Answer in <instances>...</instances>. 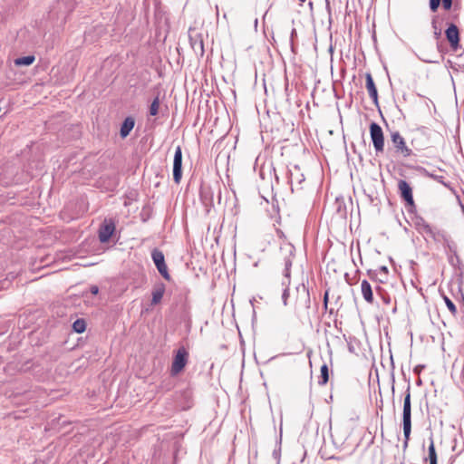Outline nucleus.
<instances>
[{"label":"nucleus","mask_w":464,"mask_h":464,"mask_svg":"<svg viewBox=\"0 0 464 464\" xmlns=\"http://www.w3.org/2000/svg\"><path fill=\"white\" fill-rule=\"evenodd\" d=\"M280 254L284 259L285 269H284V276L285 279L282 282V285L285 287L282 295V300L284 305L287 304V299L289 297V289L288 285L290 284V269L292 266V261L295 255V246L289 242H284L280 246Z\"/></svg>","instance_id":"1"},{"label":"nucleus","mask_w":464,"mask_h":464,"mask_svg":"<svg viewBox=\"0 0 464 464\" xmlns=\"http://www.w3.org/2000/svg\"><path fill=\"white\" fill-rule=\"evenodd\" d=\"M188 361V352L185 347H179L175 353V356L173 358L171 368H170V374L172 376L178 375L179 372H181L185 366L187 365Z\"/></svg>","instance_id":"2"},{"label":"nucleus","mask_w":464,"mask_h":464,"mask_svg":"<svg viewBox=\"0 0 464 464\" xmlns=\"http://www.w3.org/2000/svg\"><path fill=\"white\" fill-rule=\"evenodd\" d=\"M370 135L376 153L382 152L384 149V136L381 126L376 122L370 124Z\"/></svg>","instance_id":"3"},{"label":"nucleus","mask_w":464,"mask_h":464,"mask_svg":"<svg viewBox=\"0 0 464 464\" xmlns=\"http://www.w3.org/2000/svg\"><path fill=\"white\" fill-rule=\"evenodd\" d=\"M410 389V386H408L403 401L402 411V426L403 431L406 433V435H408V432L411 430V404Z\"/></svg>","instance_id":"4"},{"label":"nucleus","mask_w":464,"mask_h":464,"mask_svg":"<svg viewBox=\"0 0 464 464\" xmlns=\"http://www.w3.org/2000/svg\"><path fill=\"white\" fill-rule=\"evenodd\" d=\"M391 140L397 153L401 154L404 158L410 157L412 154V150L406 145L404 138L399 131L392 132Z\"/></svg>","instance_id":"5"},{"label":"nucleus","mask_w":464,"mask_h":464,"mask_svg":"<svg viewBox=\"0 0 464 464\" xmlns=\"http://www.w3.org/2000/svg\"><path fill=\"white\" fill-rule=\"evenodd\" d=\"M151 257L160 274L166 280H170V276L168 272V267L165 264L163 253L158 249H154L151 253Z\"/></svg>","instance_id":"6"},{"label":"nucleus","mask_w":464,"mask_h":464,"mask_svg":"<svg viewBox=\"0 0 464 464\" xmlns=\"http://www.w3.org/2000/svg\"><path fill=\"white\" fill-rule=\"evenodd\" d=\"M182 177V150L180 146L176 147L173 160V179L179 184Z\"/></svg>","instance_id":"7"},{"label":"nucleus","mask_w":464,"mask_h":464,"mask_svg":"<svg viewBox=\"0 0 464 464\" xmlns=\"http://www.w3.org/2000/svg\"><path fill=\"white\" fill-rule=\"evenodd\" d=\"M115 231V222L112 219H105L99 229V239L102 243L109 241Z\"/></svg>","instance_id":"8"},{"label":"nucleus","mask_w":464,"mask_h":464,"mask_svg":"<svg viewBox=\"0 0 464 464\" xmlns=\"http://www.w3.org/2000/svg\"><path fill=\"white\" fill-rule=\"evenodd\" d=\"M446 38L449 41L450 47L453 51L458 50L459 47V33L457 25L450 24L445 31Z\"/></svg>","instance_id":"9"},{"label":"nucleus","mask_w":464,"mask_h":464,"mask_svg":"<svg viewBox=\"0 0 464 464\" xmlns=\"http://www.w3.org/2000/svg\"><path fill=\"white\" fill-rule=\"evenodd\" d=\"M299 296L296 300V305L298 307H304L309 309L311 305L310 295L308 289L304 284L296 287Z\"/></svg>","instance_id":"10"},{"label":"nucleus","mask_w":464,"mask_h":464,"mask_svg":"<svg viewBox=\"0 0 464 464\" xmlns=\"http://www.w3.org/2000/svg\"><path fill=\"white\" fill-rule=\"evenodd\" d=\"M398 188L401 192V198L409 204L411 207H414L412 189L410 184L403 179L399 180Z\"/></svg>","instance_id":"11"},{"label":"nucleus","mask_w":464,"mask_h":464,"mask_svg":"<svg viewBox=\"0 0 464 464\" xmlns=\"http://www.w3.org/2000/svg\"><path fill=\"white\" fill-rule=\"evenodd\" d=\"M189 41L190 45L194 52L197 54L203 55L204 53V44H203V39L200 34L197 33L196 31H189Z\"/></svg>","instance_id":"12"},{"label":"nucleus","mask_w":464,"mask_h":464,"mask_svg":"<svg viewBox=\"0 0 464 464\" xmlns=\"http://www.w3.org/2000/svg\"><path fill=\"white\" fill-rule=\"evenodd\" d=\"M135 126V119L132 116H128L125 118L123 122L121 123L120 130V136L121 139H125L129 136L130 131Z\"/></svg>","instance_id":"13"},{"label":"nucleus","mask_w":464,"mask_h":464,"mask_svg":"<svg viewBox=\"0 0 464 464\" xmlns=\"http://www.w3.org/2000/svg\"><path fill=\"white\" fill-rule=\"evenodd\" d=\"M366 89L375 105H378V92L371 73L366 74Z\"/></svg>","instance_id":"14"},{"label":"nucleus","mask_w":464,"mask_h":464,"mask_svg":"<svg viewBox=\"0 0 464 464\" xmlns=\"http://www.w3.org/2000/svg\"><path fill=\"white\" fill-rule=\"evenodd\" d=\"M165 293V285L163 283H160L154 285L152 290V299H151V304L155 305L159 304Z\"/></svg>","instance_id":"15"},{"label":"nucleus","mask_w":464,"mask_h":464,"mask_svg":"<svg viewBox=\"0 0 464 464\" xmlns=\"http://www.w3.org/2000/svg\"><path fill=\"white\" fill-rule=\"evenodd\" d=\"M361 291H362V295L364 300L369 304H372L373 294H372V286L367 280L362 281Z\"/></svg>","instance_id":"16"},{"label":"nucleus","mask_w":464,"mask_h":464,"mask_svg":"<svg viewBox=\"0 0 464 464\" xmlns=\"http://www.w3.org/2000/svg\"><path fill=\"white\" fill-rule=\"evenodd\" d=\"M425 460H429L430 464H437L438 457L435 450L434 440L432 437L430 438V445L428 448V457Z\"/></svg>","instance_id":"17"},{"label":"nucleus","mask_w":464,"mask_h":464,"mask_svg":"<svg viewBox=\"0 0 464 464\" xmlns=\"http://www.w3.org/2000/svg\"><path fill=\"white\" fill-rule=\"evenodd\" d=\"M35 61L34 55H27L23 57H18L14 59V63L16 66H29Z\"/></svg>","instance_id":"18"},{"label":"nucleus","mask_w":464,"mask_h":464,"mask_svg":"<svg viewBox=\"0 0 464 464\" xmlns=\"http://www.w3.org/2000/svg\"><path fill=\"white\" fill-rule=\"evenodd\" d=\"M428 237H430L435 242L448 241V238L444 232L440 231L434 227L432 228Z\"/></svg>","instance_id":"19"},{"label":"nucleus","mask_w":464,"mask_h":464,"mask_svg":"<svg viewBox=\"0 0 464 464\" xmlns=\"http://www.w3.org/2000/svg\"><path fill=\"white\" fill-rule=\"evenodd\" d=\"M320 373V380L318 381V383L320 385H324L329 380L328 366L325 363L321 366Z\"/></svg>","instance_id":"20"},{"label":"nucleus","mask_w":464,"mask_h":464,"mask_svg":"<svg viewBox=\"0 0 464 464\" xmlns=\"http://www.w3.org/2000/svg\"><path fill=\"white\" fill-rule=\"evenodd\" d=\"M72 329L74 332L78 334H82L86 329V323L83 319H77L72 324Z\"/></svg>","instance_id":"21"},{"label":"nucleus","mask_w":464,"mask_h":464,"mask_svg":"<svg viewBox=\"0 0 464 464\" xmlns=\"http://www.w3.org/2000/svg\"><path fill=\"white\" fill-rule=\"evenodd\" d=\"M160 108V100L159 97H156L150 106V114L151 116H156L159 112Z\"/></svg>","instance_id":"22"},{"label":"nucleus","mask_w":464,"mask_h":464,"mask_svg":"<svg viewBox=\"0 0 464 464\" xmlns=\"http://www.w3.org/2000/svg\"><path fill=\"white\" fill-rule=\"evenodd\" d=\"M443 300L451 314L455 315L457 314V307L454 303L447 295H443Z\"/></svg>","instance_id":"23"},{"label":"nucleus","mask_w":464,"mask_h":464,"mask_svg":"<svg viewBox=\"0 0 464 464\" xmlns=\"http://www.w3.org/2000/svg\"><path fill=\"white\" fill-rule=\"evenodd\" d=\"M426 223L427 222L424 220V218L420 216H415L412 218V225L417 230L423 227Z\"/></svg>","instance_id":"24"},{"label":"nucleus","mask_w":464,"mask_h":464,"mask_svg":"<svg viewBox=\"0 0 464 464\" xmlns=\"http://www.w3.org/2000/svg\"><path fill=\"white\" fill-rule=\"evenodd\" d=\"M431 26L434 30V36L436 39H439L441 35V30L438 25L437 17H434L431 21Z\"/></svg>","instance_id":"25"},{"label":"nucleus","mask_w":464,"mask_h":464,"mask_svg":"<svg viewBox=\"0 0 464 464\" xmlns=\"http://www.w3.org/2000/svg\"><path fill=\"white\" fill-rule=\"evenodd\" d=\"M432 227L426 223L424 224L423 227H420V229H418V232L420 233L421 235L424 236V238L427 240V237L429 236V234L430 233V231L432 230Z\"/></svg>","instance_id":"26"},{"label":"nucleus","mask_w":464,"mask_h":464,"mask_svg":"<svg viewBox=\"0 0 464 464\" xmlns=\"http://www.w3.org/2000/svg\"><path fill=\"white\" fill-rule=\"evenodd\" d=\"M428 176L430 178H431L432 179L436 180L437 182H440V184H442L443 186L445 187H449L450 185L444 180V177L441 176V175H436V174H431V173H428Z\"/></svg>","instance_id":"27"},{"label":"nucleus","mask_w":464,"mask_h":464,"mask_svg":"<svg viewBox=\"0 0 464 464\" xmlns=\"http://www.w3.org/2000/svg\"><path fill=\"white\" fill-rule=\"evenodd\" d=\"M296 35H297L296 30L295 28H293L290 33V47H291V50L293 53H295L294 39L296 37Z\"/></svg>","instance_id":"28"},{"label":"nucleus","mask_w":464,"mask_h":464,"mask_svg":"<svg viewBox=\"0 0 464 464\" xmlns=\"http://www.w3.org/2000/svg\"><path fill=\"white\" fill-rule=\"evenodd\" d=\"M441 0H430V8L432 12H436L440 5Z\"/></svg>","instance_id":"29"},{"label":"nucleus","mask_w":464,"mask_h":464,"mask_svg":"<svg viewBox=\"0 0 464 464\" xmlns=\"http://www.w3.org/2000/svg\"><path fill=\"white\" fill-rule=\"evenodd\" d=\"M441 3L445 10H450L452 6V0H441Z\"/></svg>","instance_id":"30"},{"label":"nucleus","mask_w":464,"mask_h":464,"mask_svg":"<svg viewBox=\"0 0 464 464\" xmlns=\"http://www.w3.org/2000/svg\"><path fill=\"white\" fill-rule=\"evenodd\" d=\"M411 432V430H410V431L408 432V435H406V433L403 431V435H404L403 449H404V450L408 447V443H409V440H410Z\"/></svg>","instance_id":"31"},{"label":"nucleus","mask_w":464,"mask_h":464,"mask_svg":"<svg viewBox=\"0 0 464 464\" xmlns=\"http://www.w3.org/2000/svg\"><path fill=\"white\" fill-rule=\"evenodd\" d=\"M416 131L421 135H426L428 133V128L420 126L416 129Z\"/></svg>","instance_id":"32"},{"label":"nucleus","mask_w":464,"mask_h":464,"mask_svg":"<svg viewBox=\"0 0 464 464\" xmlns=\"http://www.w3.org/2000/svg\"><path fill=\"white\" fill-rule=\"evenodd\" d=\"M328 295H329L328 291H325V293L324 295V305L325 309L327 308V304H328Z\"/></svg>","instance_id":"33"},{"label":"nucleus","mask_w":464,"mask_h":464,"mask_svg":"<svg viewBox=\"0 0 464 464\" xmlns=\"http://www.w3.org/2000/svg\"><path fill=\"white\" fill-rule=\"evenodd\" d=\"M90 291L92 295H97L99 292V288L97 285H92Z\"/></svg>","instance_id":"34"},{"label":"nucleus","mask_w":464,"mask_h":464,"mask_svg":"<svg viewBox=\"0 0 464 464\" xmlns=\"http://www.w3.org/2000/svg\"><path fill=\"white\" fill-rule=\"evenodd\" d=\"M297 176L298 177H296L295 180H296V182L301 183L304 180V175L303 174H299Z\"/></svg>","instance_id":"35"},{"label":"nucleus","mask_w":464,"mask_h":464,"mask_svg":"<svg viewBox=\"0 0 464 464\" xmlns=\"http://www.w3.org/2000/svg\"><path fill=\"white\" fill-rule=\"evenodd\" d=\"M380 271L382 272L385 275L388 274V268L386 266H384L380 267Z\"/></svg>","instance_id":"36"},{"label":"nucleus","mask_w":464,"mask_h":464,"mask_svg":"<svg viewBox=\"0 0 464 464\" xmlns=\"http://www.w3.org/2000/svg\"><path fill=\"white\" fill-rule=\"evenodd\" d=\"M289 179H290V182L293 183L294 179H295V177H294V173H293L292 170H290V177H289Z\"/></svg>","instance_id":"37"},{"label":"nucleus","mask_w":464,"mask_h":464,"mask_svg":"<svg viewBox=\"0 0 464 464\" xmlns=\"http://www.w3.org/2000/svg\"><path fill=\"white\" fill-rule=\"evenodd\" d=\"M277 234L279 236V237H284V233L281 231V230H277Z\"/></svg>","instance_id":"38"},{"label":"nucleus","mask_w":464,"mask_h":464,"mask_svg":"<svg viewBox=\"0 0 464 464\" xmlns=\"http://www.w3.org/2000/svg\"><path fill=\"white\" fill-rule=\"evenodd\" d=\"M295 170L298 172L299 171V168L297 166H295Z\"/></svg>","instance_id":"39"},{"label":"nucleus","mask_w":464,"mask_h":464,"mask_svg":"<svg viewBox=\"0 0 464 464\" xmlns=\"http://www.w3.org/2000/svg\"><path fill=\"white\" fill-rule=\"evenodd\" d=\"M301 3H304L306 0H299Z\"/></svg>","instance_id":"40"},{"label":"nucleus","mask_w":464,"mask_h":464,"mask_svg":"<svg viewBox=\"0 0 464 464\" xmlns=\"http://www.w3.org/2000/svg\"><path fill=\"white\" fill-rule=\"evenodd\" d=\"M463 366H464V363H463Z\"/></svg>","instance_id":"41"}]
</instances>
